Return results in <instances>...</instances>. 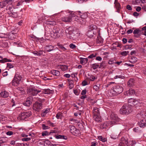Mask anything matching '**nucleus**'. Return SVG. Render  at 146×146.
<instances>
[{
    "mask_svg": "<svg viewBox=\"0 0 146 146\" xmlns=\"http://www.w3.org/2000/svg\"><path fill=\"white\" fill-rule=\"evenodd\" d=\"M33 98L31 96H29V98H28V102H29L28 104L30 105L32 104L33 101Z\"/></svg>",
    "mask_w": 146,
    "mask_h": 146,
    "instance_id": "a18cd8bd",
    "label": "nucleus"
},
{
    "mask_svg": "<svg viewBox=\"0 0 146 146\" xmlns=\"http://www.w3.org/2000/svg\"><path fill=\"white\" fill-rule=\"evenodd\" d=\"M7 67L9 68H12L14 67L13 65L11 63H7Z\"/></svg>",
    "mask_w": 146,
    "mask_h": 146,
    "instance_id": "bf43d9fd",
    "label": "nucleus"
},
{
    "mask_svg": "<svg viewBox=\"0 0 146 146\" xmlns=\"http://www.w3.org/2000/svg\"><path fill=\"white\" fill-rule=\"evenodd\" d=\"M141 31L139 29H137L135 30L133 32V33L135 34H138L141 33Z\"/></svg>",
    "mask_w": 146,
    "mask_h": 146,
    "instance_id": "79ce46f5",
    "label": "nucleus"
},
{
    "mask_svg": "<svg viewBox=\"0 0 146 146\" xmlns=\"http://www.w3.org/2000/svg\"><path fill=\"white\" fill-rule=\"evenodd\" d=\"M137 117L139 118V119H141V118H142V119H145V117L146 115H145V114L141 113L140 114H138L137 115Z\"/></svg>",
    "mask_w": 146,
    "mask_h": 146,
    "instance_id": "f704fd0d",
    "label": "nucleus"
},
{
    "mask_svg": "<svg viewBox=\"0 0 146 146\" xmlns=\"http://www.w3.org/2000/svg\"><path fill=\"white\" fill-rule=\"evenodd\" d=\"M54 47L52 45H47L44 48L45 50L48 52H50L54 50Z\"/></svg>",
    "mask_w": 146,
    "mask_h": 146,
    "instance_id": "2eb2a0df",
    "label": "nucleus"
},
{
    "mask_svg": "<svg viewBox=\"0 0 146 146\" xmlns=\"http://www.w3.org/2000/svg\"><path fill=\"white\" fill-rule=\"evenodd\" d=\"M49 133L47 131H45L42 133V135L43 136H45L47 135Z\"/></svg>",
    "mask_w": 146,
    "mask_h": 146,
    "instance_id": "8fccbe9b",
    "label": "nucleus"
},
{
    "mask_svg": "<svg viewBox=\"0 0 146 146\" xmlns=\"http://www.w3.org/2000/svg\"><path fill=\"white\" fill-rule=\"evenodd\" d=\"M27 112H23L21 114V119H24V117H25V115H27Z\"/></svg>",
    "mask_w": 146,
    "mask_h": 146,
    "instance_id": "69168bd1",
    "label": "nucleus"
},
{
    "mask_svg": "<svg viewBox=\"0 0 146 146\" xmlns=\"http://www.w3.org/2000/svg\"><path fill=\"white\" fill-rule=\"evenodd\" d=\"M6 10H7V13L8 14L11 13H13L15 11V9L14 7L11 5H8L7 7Z\"/></svg>",
    "mask_w": 146,
    "mask_h": 146,
    "instance_id": "ddd939ff",
    "label": "nucleus"
},
{
    "mask_svg": "<svg viewBox=\"0 0 146 146\" xmlns=\"http://www.w3.org/2000/svg\"><path fill=\"white\" fill-rule=\"evenodd\" d=\"M42 103L36 102L33 106L34 110L37 111H39L42 108Z\"/></svg>",
    "mask_w": 146,
    "mask_h": 146,
    "instance_id": "6e6552de",
    "label": "nucleus"
},
{
    "mask_svg": "<svg viewBox=\"0 0 146 146\" xmlns=\"http://www.w3.org/2000/svg\"><path fill=\"white\" fill-rule=\"evenodd\" d=\"M52 91L49 89H46L43 90L42 92L44 94H50L52 93Z\"/></svg>",
    "mask_w": 146,
    "mask_h": 146,
    "instance_id": "412c9836",
    "label": "nucleus"
},
{
    "mask_svg": "<svg viewBox=\"0 0 146 146\" xmlns=\"http://www.w3.org/2000/svg\"><path fill=\"white\" fill-rule=\"evenodd\" d=\"M80 15L81 17L82 18V19H84L85 20H86V19L88 17V14L86 13H84L82 15L80 14Z\"/></svg>",
    "mask_w": 146,
    "mask_h": 146,
    "instance_id": "c03bdc74",
    "label": "nucleus"
},
{
    "mask_svg": "<svg viewBox=\"0 0 146 146\" xmlns=\"http://www.w3.org/2000/svg\"><path fill=\"white\" fill-rule=\"evenodd\" d=\"M103 39L100 36H98L97 38V42L98 43H103Z\"/></svg>",
    "mask_w": 146,
    "mask_h": 146,
    "instance_id": "c9c22d12",
    "label": "nucleus"
},
{
    "mask_svg": "<svg viewBox=\"0 0 146 146\" xmlns=\"http://www.w3.org/2000/svg\"><path fill=\"white\" fill-rule=\"evenodd\" d=\"M106 66V64L104 62H102L100 64L99 66V68H104Z\"/></svg>",
    "mask_w": 146,
    "mask_h": 146,
    "instance_id": "3c124183",
    "label": "nucleus"
},
{
    "mask_svg": "<svg viewBox=\"0 0 146 146\" xmlns=\"http://www.w3.org/2000/svg\"><path fill=\"white\" fill-rule=\"evenodd\" d=\"M93 113V115H100L99 111L98 108H94Z\"/></svg>",
    "mask_w": 146,
    "mask_h": 146,
    "instance_id": "393cba45",
    "label": "nucleus"
},
{
    "mask_svg": "<svg viewBox=\"0 0 146 146\" xmlns=\"http://www.w3.org/2000/svg\"><path fill=\"white\" fill-rule=\"evenodd\" d=\"M100 85H99L98 86L97 85H95L94 87L93 88L94 89H95L96 91H97L100 88Z\"/></svg>",
    "mask_w": 146,
    "mask_h": 146,
    "instance_id": "5fc2aeb1",
    "label": "nucleus"
},
{
    "mask_svg": "<svg viewBox=\"0 0 146 146\" xmlns=\"http://www.w3.org/2000/svg\"><path fill=\"white\" fill-rule=\"evenodd\" d=\"M57 46L58 47L60 51H64L66 50V49L65 47L59 43L57 44Z\"/></svg>",
    "mask_w": 146,
    "mask_h": 146,
    "instance_id": "aec40b11",
    "label": "nucleus"
},
{
    "mask_svg": "<svg viewBox=\"0 0 146 146\" xmlns=\"http://www.w3.org/2000/svg\"><path fill=\"white\" fill-rule=\"evenodd\" d=\"M47 123L50 126L52 127H54V124L53 123H52L49 120L47 121Z\"/></svg>",
    "mask_w": 146,
    "mask_h": 146,
    "instance_id": "13d9d810",
    "label": "nucleus"
},
{
    "mask_svg": "<svg viewBox=\"0 0 146 146\" xmlns=\"http://www.w3.org/2000/svg\"><path fill=\"white\" fill-rule=\"evenodd\" d=\"M88 60L87 58H81L80 63L82 64H84L87 63Z\"/></svg>",
    "mask_w": 146,
    "mask_h": 146,
    "instance_id": "bb28decb",
    "label": "nucleus"
},
{
    "mask_svg": "<svg viewBox=\"0 0 146 146\" xmlns=\"http://www.w3.org/2000/svg\"><path fill=\"white\" fill-rule=\"evenodd\" d=\"M124 78V76L119 75V76H116L114 77V78L115 79H117L118 78Z\"/></svg>",
    "mask_w": 146,
    "mask_h": 146,
    "instance_id": "774afa93",
    "label": "nucleus"
},
{
    "mask_svg": "<svg viewBox=\"0 0 146 146\" xmlns=\"http://www.w3.org/2000/svg\"><path fill=\"white\" fill-rule=\"evenodd\" d=\"M123 91V88L121 86L116 85L112 88V92L113 96L117 95L121 93Z\"/></svg>",
    "mask_w": 146,
    "mask_h": 146,
    "instance_id": "7ed1b4c3",
    "label": "nucleus"
},
{
    "mask_svg": "<svg viewBox=\"0 0 146 146\" xmlns=\"http://www.w3.org/2000/svg\"><path fill=\"white\" fill-rule=\"evenodd\" d=\"M42 127L43 129H46L49 128V126H46L44 124H42Z\"/></svg>",
    "mask_w": 146,
    "mask_h": 146,
    "instance_id": "603ef678",
    "label": "nucleus"
},
{
    "mask_svg": "<svg viewBox=\"0 0 146 146\" xmlns=\"http://www.w3.org/2000/svg\"><path fill=\"white\" fill-rule=\"evenodd\" d=\"M74 31L73 27H70L67 28L65 30V32L66 36L70 39L72 38L74 36L73 32Z\"/></svg>",
    "mask_w": 146,
    "mask_h": 146,
    "instance_id": "39448f33",
    "label": "nucleus"
},
{
    "mask_svg": "<svg viewBox=\"0 0 146 146\" xmlns=\"http://www.w3.org/2000/svg\"><path fill=\"white\" fill-rule=\"evenodd\" d=\"M12 60L6 58H4L1 60H0V63H4L6 62H11Z\"/></svg>",
    "mask_w": 146,
    "mask_h": 146,
    "instance_id": "473e14b6",
    "label": "nucleus"
},
{
    "mask_svg": "<svg viewBox=\"0 0 146 146\" xmlns=\"http://www.w3.org/2000/svg\"><path fill=\"white\" fill-rule=\"evenodd\" d=\"M10 16L12 17L13 18H16L17 16V14L16 13V11L14 12L13 13H11L9 14Z\"/></svg>",
    "mask_w": 146,
    "mask_h": 146,
    "instance_id": "58836bf2",
    "label": "nucleus"
},
{
    "mask_svg": "<svg viewBox=\"0 0 146 146\" xmlns=\"http://www.w3.org/2000/svg\"><path fill=\"white\" fill-rule=\"evenodd\" d=\"M121 142L119 143L118 146H129L128 139L122 137L120 139Z\"/></svg>",
    "mask_w": 146,
    "mask_h": 146,
    "instance_id": "9d476101",
    "label": "nucleus"
},
{
    "mask_svg": "<svg viewBox=\"0 0 146 146\" xmlns=\"http://www.w3.org/2000/svg\"><path fill=\"white\" fill-rule=\"evenodd\" d=\"M62 115V113L61 112H58L57 113L56 115V118L58 119H61V117Z\"/></svg>",
    "mask_w": 146,
    "mask_h": 146,
    "instance_id": "37998d69",
    "label": "nucleus"
},
{
    "mask_svg": "<svg viewBox=\"0 0 146 146\" xmlns=\"http://www.w3.org/2000/svg\"><path fill=\"white\" fill-rule=\"evenodd\" d=\"M43 51L42 50H40L38 51H35L33 52V53L36 56H40L43 53Z\"/></svg>",
    "mask_w": 146,
    "mask_h": 146,
    "instance_id": "a211bd4d",
    "label": "nucleus"
},
{
    "mask_svg": "<svg viewBox=\"0 0 146 146\" xmlns=\"http://www.w3.org/2000/svg\"><path fill=\"white\" fill-rule=\"evenodd\" d=\"M134 80L133 79H131L128 81L127 83V85L129 87H131L134 85Z\"/></svg>",
    "mask_w": 146,
    "mask_h": 146,
    "instance_id": "6ab92c4d",
    "label": "nucleus"
},
{
    "mask_svg": "<svg viewBox=\"0 0 146 146\" xmlns=\"http://www.w3.org/2000/svg\"><path fill=\"white\" fill-rule=\"evenodd\" d=\"M1 96L4 98H6L9 96V93L7 91H5L1 92L0 93Z\"/></svg>",
    "mask_w": 146,
    "mask_h": 146,
    "instance_id": "f3484780",
    "label": "nucleus"
},
{
    "mask_svg": "<svg viewBox=\"0 0 146 146\" xmlns=\"http://www.w3.org/2000/svg\"><path fill=\"white\" fill-rule=\"evenodd\" d=\"M69 47L72 49H74L76 48V46L75 44L71 43L69 45Z\"/></svg>",
    "mask_w": 146,
    "mask_h": 146,
    "instance_id": "680f3d73",
    "label": "nucleus"
},
{
    "mask_svg": "<svg viewBox=\"0 0 146 146\" xmlns=\"http://www.w3.org/2000/svg\"><path fill=\"white\" fill-rule=\"evenodd\" d=\"M6 134L8 135H11L13 134V132L12 131H8L6 132Z\"/></svg>",
    "mask_w": 146,
    "mask_h": 146,
    "instance_id": "338daca9",
    "label": "nucleus"
},
{
    "mask_svg": "<svg viewBox=\"0 0 146 146\" xmlns=\"http://www.w3.org/2000/svg\"><path fill=\"white\" fill-rule=\"evenodd\" d=\"M129 53L128 51H123L121 52V54L123 56H126Z\"/></svg>",
    "mask_w": 146,
    "mask_h": 146,
    "instance_id": "49530a36",
    "label": "nucleus"
},
{
    "mask_svg": "<svg viewBox=\"0 0 146 146\" xmlns=\"http://www.w3.org/2000/svg\"><path fill=\"white\" fill-rule=\"evenodd\" d=\"M49 31L50 36L54 38L61 37L63 32L62 29L56 26L54 27L52 29H49Z\"/></svg>",
    "mask_w": 146,
    "mask_h": 146,
    "instance_id": "f257e3e1",
    "label": "nucleus"
},
{
    "mask_svg": "<svg viewBox=\"0 0 146 146\" xmlns=\"http://www.w3.org/2000/svg\"><path fill=\"white\" fill-rule=\"evenodd\" d=\"M74 21H76L78 23L81 24H84L86 21V20L82 19L81 17L77 16L74 19Z\"/></svg>",
    "mask_w": 146,
    "mask_h": 146,
    "instance_id": "9b49d317",
    "label": "nucleus"
},
{
    "mask_svg": "<svg viewBox=\"0 0 146 146\" xmlns=\"http://www.w3.org/2000/svg\"><path fill=\"white\" fill-rule=\"evenodd\" d=\"M56 138L57 139H66L67 138V137L66 136H65L64 135H58L55 136Z\"/></svg>",
    "mask_w": 146,
    "mask_h": 146,
    "instance_id": "a878e982",
    "label": "nucleus"
},
{
    "mask_svg": "<svg viewBox=\"0 0 146 146\" xmlns=\"http://www.w3.org/2000/svg\"><path fill=\"white\" fill-rule=\"evenodd\" d=\"M114 4L116 8L117 9L119 10L121 8L120 5L117 0H115Z\"/></svg>",
    "mask_w": 146,
    "mask_h": 146,
    "instance_id": "2f4dec72",
    "label": "nucleus"
},
{
    "mask_svg": "<svg viewBox=\"0 0 146 146\" xmlns=\"http://www.w3.org/2000/svg\"><path fill=\"white\" fill-rule=\"evenodd\" d=\"M115 63L116 60L112 59L110 60L108 62V63L109 64H115Z\"/></svg>",
    "mask_w": 146,
    "mask_h": 146,
    "instance_id": "ea45409f",
    "label": "nucleus"
},
{
    "mask_svg": "<svg viewBox=\"0 0 146 146\" xmlns=\"http://www.w3.org/2000/svg\"><path fill=\"white\" fill-rule=\"evenodd\" d=\"M69 13H70V14H69V16L71 17V19H72V17H75L76 15L73 12L71 11V12H70Z\"/></svg>",
    "mask_w": 146,
    "mask_h": 146,
    "instance_id": "4d7b16f0",
    "label": "nucleus"
},
{
    "mask_svg": "<svg viewBox=\"0 0 146 146\" xmlns=\"http://www.w3.org/2000/svg\"><path fill=\"white\" fill-rule=\"evenodd\" d=\"M45 23L47 25H54L56 24V22L54 21L48 20L46 21Z\"/></svg>",
    "mask_w": 146,
    "mask_h": 146,
    "instance_id": "5701e85b",
    "label": "nucleus"
},
{
    "mask_svg": "<svg viewBox=\"0 0 146 146\" xmlns=\"http://www.w3.org/2000/svg\"><path fill=\"white\" fill-rule=\"evenodd\" d=\"M97 55V54L96 53H93L88 56V58H92L94 57H95Z\"/></svg>",
    "mask_w": 146,
    "mask_h": 146,
    "instance_id": "de8ad7c7",
    "label": "nucleus"
},
{
    "mask_svg": "<svg viewBox=\"0 0 146 146\" xmlns=\"http://www.w3.org/2000/svg\"><path fill=\"white\" fill-rule=\"evenodd\" d=\"M13 3V1L12 0H5V1L0 2V7L3 8L7 4L11 5Z\"/></svg>",
    "mask_w": 146,
    "mask_h": 146,
    "instance_id": "f8f14e48",
    "label": "nucleus"
},
{
    "mask_svg": "<svg viewBox=\"0 0 146 146\" xmlns=\"http://www.w3.org/2000/svg\"><path fill=\"white\" fill-rule=\"evenodd\" d=\"M94 35V32L92 31L89 30L87 33V35L89 37H91Z\"/></svg>",
    "mask_w": 146,
    "mask_h": 146,
    "instance_id": "72a5a7b5",
    "label": "nucleus"
},
{
    "mask_svg": "<svg viewBox=\"0 0 146 146\" xmlns=\"http://www.w3.org/2000/svg\"><path fill=\"white\" fill-rule=\"evenodd\" d=\"M133 131L135 132L140 133L141 132V130L139 129V128L138 127H135L133 129Z\"/></svg>",
    "mask_w": 146,
    "mask_h": 146,
    "instance_id": "09e8293b",
    "label": "nucleus"
},
{
    "mask_svg": "<svg viewBox=\"0 0 146 146\" xmlns=\"http://www.w3.org/2000/svg\"><path fill=\"white\" fill-rule=\"evenodd\" d=\"M139 103L138 101L135 99H134V101L132 103V106H135V105Z\"/></svg>",
    "mask_w": 146,
    "mask_h": 146,
    "instance_id": "6e6d98bb",
    "label": "nucleus"
},
{
    "mask_svg": "<svg viewBox=\"0 0 146 146\" xmlns=\"http://www.w3.org/2000/svg\"><path fill=\"white\" fill-rule=\"evenodd\" d=\"M40 92V90H36L33 88H29V90L28 91V94L29 93V95H31L34 96Z\"/></svg>",
    "mask_w": 146,
    "mask_h": 146,
    "instance_id": "1a4fd4ad",
    "label": "nucleus"
},
{
    "mask_svg": "<svg viewBox=\"0 0 146 146\" xmlns=\"http://www.w3.org/2000/svg\"><path fill=\"white\" fill-rule=\"evenodd\" d=\"M68 66L65 65H60V68L62 71H64L68 69Z\"/></svg>",
    "mask_w": 146,
    "mask_h": 146,
    "instance_id": "c756f323",
    "label": "nucleus"
},
{
    "mask_svg": "<svg viewBox=\"0 0 146 146\" xmlns=\"http://www.w3.org/2000/svg\"><path fill=\"white\" fill-rule=\"evenodd\" d=\"M97 78V77H96L93 76H91L90 77V79L91 81H94L95 79Z\"/></svg>",
    "mask_w": 146,
    "mask_h": 146,
    "instance_id": "e2e57ef3",
    "label": "nucleus"
},
{
    "mask_svg": "<svg viewBox=\"0 0 146 146\" xmlns=\"http://www.w3.org/2000/svg\"><path fill=\"white\" fill-rule=\"evenodd\" d=\"M138 124L141 127H144L146 125V120L145 119H141L138 122Z\"/></svg>",
    "mask_w": 146,
    "mask_h": 146,
    "instance_id": "4468645a",
    "label": "nucleus"
},
{
    "mask_svg": "<svg viewBox=\"0 0 146 146\" xmlns=\"http://www.w3.org/2000/svg\"><path fill=\"white\" fill-rule=\"evenodd\" d=\"M137 61V58L136 57L134 56L131 57V58L129 60V62L131 63H134Z\"/></svg>",
    "mask_w": 146,
    "mask_h": 146,
    "instance_id": "cd10ccee",
    "label": "nucleus"
},
{
    "mask_svg": "<svg viewBox=\"0 0 146 146\" xmlns=\"http://www.w3.org/2000/svg\"><path fill=\"white\" fill-rule=\"evenodd\" d=\"M101 116L100 115H93L94 119L97 122H99L100 120Z\"/></svg>",
    "mask_w": 146,
    "mask_h": 146,
    "instance_id": "4be33fe9",
    "label": "nucleus"
},
{
    "mask_svg": "<svg viewBox=\"0 0 146 146\" xmlns=\"http://www.w3.org/2000/svg\"><path fill=\"white\" fill-rule=\"evenodd\" d=\"M132 111V107L131 106H123L119 110L121 114L128 115Z\"/></svg>",
    "mask_w": 146,
    "mask_h": 146,
    "instance_id": "f03ea898",
    "label": "nucleus"
},
{
    "mask_svg": "<svg viewBox=\"0 0 146 146\" xmlns=\"http://www.w3.org/2000/svg\"><path fill=\"white\" fill-rule=\"evenodd\" d=\"M127 94H129V95H132L135 94V91L133 89H130L127 92Z\"/></svg>",
    "mask_w": 146,
    "mask_h": 146,
    "instance_id": "e433bc0d",
    "label": "nucleus"
},
{
    "mask_svg": "<svg viewBox=\"0 0 146 146\" xmlns=\"http://www.w3.org/2000/svg\"><path fill=\"white\" fill-rule=\"evenodd\" d=\"M52 74L56 76H58L60 75V72L57 70H53L51 71Z\"/></svg>",
    "mask_w": 146,
    "mask_h": 146,
    "instance_id": "7c9ffc66",
    "label": "nucleus"
},
{
    "mask_svg": "<svg viewBox=\"0 0 146 146\" xmlns=\"http://www.w3.org/2000/svg\"><path fill=\"white\" fill-rule=\"evenodd\" d=\"M70 132L73 135L77 136L80 133V131L73 125L69 126Z\"/></svg>",
    "mask_w": 146,
    "mask_h": 146,
    "instance_id": "0eeeda50",
    "label": "nucleus"
},
{
    "mask_svg": "<svg viewBox=\"0 0 146 146\" xmlns=\"http://www.w3.org/2000/svg\"><path fill=\"white\" fill-rule=\"evenodd\" d=\"M99 64L96 63L92 65V68L94 70L97 68L99 67Z\"/></svg>",
    "mask_w": 146,
    "mask_h": 146,
    "instance_id": "a19ab883",
    "label": "nucleus"
},
{
    "mask_svg": "<svg viewBox=\"0 0 146 146\" xmlns=\"http://www.w3.org/2000/svg\"><path fill=\"white\" fill-rule=\"evenodd\" d=\"M22 78L21 75L16 74L12 81V85L15 86H17L20 84Z\"/></svg>",
    "mask_w": 146,
    "mask_h": 146,
    "instance_id": "20e7f679",
    "label": "nucleus"
},
{
    "mask_svg": "<svg viewBox=\"0 0 146 146\" xmlns=\"http://www.w3.org/2000/svg\"><path fill=\"white\" fill-rule=\"evenodd\" d=\"M111 119L113 125L117 124L120 121V119L117 116V115L114 113H112L110 115Z\"/></svg>",
    "mask_w": 146,
    "mask_h": 146,
    "instance_id": "423d86ee",
    "label": "nucleus"
},
{
    "mask_svg": "<svg viewBox=\"0 0 146 146\" xmlns=\"http://www.w3.org/2000/svg\"><path fill=\"white\" fill-rule=\"evenodd\" d=\"M61 20L63 21L66 22H70L72 21V19L70 16L66 17H62Z\"/></svg>",
    "mask_w": 146,
    "mask_h": 146,
    "instance_id": "dca6fc26",
    "label": "nucleus"
},
{
    "mask_svg": "<svg viewBox=\"0 0 146 146\" xmlns=\"http://www.w3.org/2000/svg\"><path fill=\"white\" fill-rule=\"evenodd\" d=\"M97 28V27L94 24H91L89 27V30L92 31L94 29H96Z\"/></svg>",
    "mask_w": 146,
    "mask_h": 146,
    "instance_id": "c85d7f7f",
    "label": "nucleus"
},
{
    "mask_svg": "<svg viewBox=\"0 0 146 146\" xmlns=\"http://www.w3.org/2000/svg\"><path fill=\"white\" fill-rule=\"evenodd\" d=\"M27 146V143H17L16 144V146Z\"/></svg>",
    "mask_w": 146,
    "mask_h": 146,
    "instance_id": "052dcab7",
    "label": "nucleus"
},
{
    "mask_svg": "<svg viewBox=\"0 0 146 146\" xmlns=\"http://www.w3.org/2000/svg\"><path fill=\"white\" fill-rule=\"evenodd\" d=\"M113 124L111 122L108 121L105 122L103 124V126L105 128H106L108 126H111Z\"/></svg>",
    "mask_w": 146,
    "mask_h": 146,
    "instance_id": "b1692460",
    "label": "nucleus"
},
{
    "mask_svg": "<svg viewBox=\"0 0 146 146\" xmlns=\"http://www.w3.org/2000/svg\"><path fill=\"white\" fill-rule=\"evenodd\" d=\"M98 138L99 140L104 142L107 141V139L106 138L104 137L101 136H99Z\"/></svg>",
    "mask_w": 146,
    "mask_h": 146,
    "instance_id": "4c0bfd02",
    "label": "nucleus"
},
{
    "mask_svg": "<svg viewBox=\"0 0 146 146\" xmlns=\"http://www.w3.org/2000/svg\"><path fill=\"white\" fill-rule=\"evenodd\" d=\"M48 112V110L46 109L42 113V115L43 116H44Z\"/></svg>",
    "mask_w": 146,
    "mask_h": 146,
    "instance_id": "0e129e2a",
    "label": "nucleus"
},
{
    "mask_svg": "<svg viewBox=\"0 0 146 146\" xmlns=\"http://www.w3.org/2000/svg\"><path fill=\"white\" fill-rule=\"evenodd\" d=\"M134 99L132 98H130L128 99V103L130 104L129 105L130 106H132V103L134 101Z\"/></svg>",
    "mask_w": 146,
    "mask_h": 146,
    "instance_id": "864d4df0",
    "label": "nucleus"
}]
</instances>
